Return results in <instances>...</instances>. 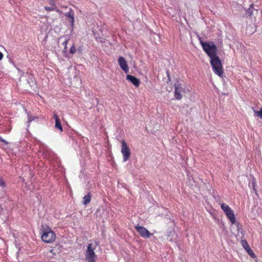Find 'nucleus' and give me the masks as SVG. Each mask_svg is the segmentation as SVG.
<instances>
[{
    "mask_svg": "<svg viewBox=\"0 0 262 262\" xmlns=\"http://www.w3.org/2000/svg\"><path fill=\"white\" fill-rule=\"evenodd\" d=\"M174 97L177 100H181L182 98V93H185L187 89L184 85L181 83L179 81L174 84Z\"/></svg>",
    "mask_w": 262,
    "mask_h": 262,
    "instance_id": "20e7f679",
    "label": "nucleus"
},
{
    "mask_svg": "<svg viewBox=\"0 0 262 262\" xmlns=\"http://www.w3.org/2000/svg\"><path fill=\"white\" fill-rule=\"evenodd\" d=\"M42 241L46 243H52L56 239L55 233L47 224H42L40 230Z\"/></svg>",
    "mask_w": 262,
    "mask_h": 262,
    "instance_id": "f03ea898",
    "label": "nucleus"
},
{
    "mask_svg": "<svg viewBox=\"0 0 262 262\" xmlns=\"http://www.w3.org/2000/svg\"><path fill=\"white\" fill-rule=\"evenodd\" d=\"M121 152L123 156V160L124 162L127 161L130 156V150L124 140L121 141Z\"/></svg>",
    "mask_w": 262,
    "mask_h": 262,
    "instance_id": "39448f33",
    "label": "nucleus"
},
{
    "mask_svg": "<svg viewBox=\"0 0 262 262\" xmlns=\"http://www.w3.org/2000/svg\"><path fill=\"white\" fill-rule=\"evenodd\" d=\"M225 214L230 221L232 224H235L236 219L234 215V213L232 209L229 210V212H226Z\"/></svg>",
    "mask_w": 262,
    "mask_h": 262,
    "instance_id": "9d476101",
    "label": "nucleus"
},
{
    "mask_svg": "<svg viewBox=\"0 0 262 262\" xmlns=\"http://www.w3.org/2000/svg\"><path fill=\"white\" fill-rule=\"evenodd\" d=\"M50 253H52L53 255H56V252L55 251V249H52L50 250Z\"/></svg>",
    "mask_w": 262,
    "mask_h": 262,
    "instance_id": "aec40b11",
    "label": "nucleus"
},
{
    "mask_svg": "<svg viewBox=\"0 0 262 262\" xmlns=\"http://www.w3.org/2000/svg\"><path fill=\"white\" fill-rule=\"evenodd\" d=\"M6 186V183L2 178L0 177V187L3 188Z\"/></svg>",
    "mask_w": 262,
    "mask_h": 262,
    "instance_id": "f3484780",
    "label": "nucleus"
},
{
    "mask_svg": "<svg viewBox=\"0 0 262 262\" xmlns=\"http://www.w3.org/2000/svg\"><path fill=\"white\" fill-rule=\"evenodd\" d=\"M200 44L203 51L210 58V64L215 74L222 77L224 73V70L222 62L217 55V49L216 46L212 41L204 42L200 39Z\"/></svg>",
    "mask_w": 262,
    "mask_h": 262,
    "instance_id": "f257e3e1",
    "label": "nucleus"
},
{
    "mask_svg": "<svg viewBox=\"0 0 262 262\" xmlns=\"http://www.w3.org/2000/svg\"><path fill=\"white\" fill-rule=\"evenodd\" d=\"M58 248L59 249V250H60V246H59Z\"/></svg>",
    "mask_w": 262,
    "mask_h": 262,
    "instance_id": "b1692460",
    "label": "nucleus"
},
{
    "mask_svg": "<svg viewBox=\"0 0 262 262\" xmlns=\"http://www.w3.org/2000/svg\"><path fill=\"white\" fill-rule=\"evenodd\" d=\"M56 7L54 4H53L51 7L46 6L45 9L49 11L54 10L56 9Z\"/></svg>",
    "mask_w": 262,
    "mask_h": 262,
    "instance_id": "2eb2a0df",
    "label": "nucleus"
},
{
    "mask_svg": "<svg viewBox=\"0 0 262 262\" xmlns=\"http://www.w3.org/2000/svg\"><path fill=\"white\" fill-rule=\"evenodd\" d=\"M252 187H253V190H254V191L255 192V193L256 194H257V190H256V189L255 188V185H256V180H255V179L254 178L252 181Z\"/></svg>",
    "mask_w": 262,
    "mask_h": 262,
    "instance_id": "dca6fc26",
    "label": "nucleus"
},
{
    "mask_svg": "<svg viewBox=\"0 0 262 262\" xmlns=\"http://www.w3.org/2000/svg\"><path fill=\"white\" fill-rule=\"evenodd\" d=\"M221 208L224 211L225 213H226L227 212H229V210H230L231 209L230 207L227 204L225 203H222L221 205Z\"/></svg>",
    "mask_w": 262,
    "mask_h": 262,
    "instance_id": "ddd939ff",
    "label": "nucleus"
},
{
    "mask_svg": "<svg viewBox=\"0 0 262 262\" xmlns=\"http://www.w3.org/2000/svg\"><path fill=\"white\" fill-rule=\"evenodd\" d=\"M254 113L255 115L259 117L260 119H262V107L260 108L259 111H255L254 110Z\"/></svg>",
    "mask_w": 262,
    "mask_h": 262,
    "instance_id": "4468645a",
    "label": "nucleus"
},
{
    "mask_svg": "<svg viewBox=\"0 0 262 262\" xmlns=\"http://www.w3.org/2000/svg\"><path fill=\"white\" fill-rule=\"evenodd\" d=\"M76 49L75 45L73 44L70 49V53L74 54L76 53Z\"/></svg>",
    "mask_w": 262,
    "mask_h": 262,
    "instance_id": "a211bd4d",
    "label": "nucleus"
},
{
    "mask_svg": "<svg viewBox=\"0 0 262 262\" xmlns=\"http://www.w3.org/2000/svg\"><path fill=\"white\" fill-rule=\"evenodd\" d=\"M96 249V245L93 243L88 245L85 252V260L88 262H95L97 259V256L94 252Z\"/></svg>",
    "mask_w": 262,
    "mask_h": 262,
    "instance_id": "7ed1b4c3",
    "label": "nucleus"
},
{
    "mask_svg": "<svg viewBox=\"0 0 262 262\" xmlns=\"http://www.w3.org/2000/svg\"><path fill=\"white\" fill-rule=\"evenodd\" d=\"M135 228L140 235L144 238H148L151 235L150 232L143 226L137 225L135 226Z\"/></svg>",
    "mask_w": 262,
    "mask_h": 262,
    "instance_id": "423d86ee",
    "label": "nucleus"
},
{
    "mask_svg": "<svg viewBox=\"0 0 262 262\" xmlns=\"http://www.w3.org/2000/svg\"><path fill=\"white\" fill-rule=\"evenodd\" d=\"M72 21H73V20H74V17H72Z\"/></svg>",
    "mask_w": 262,
    "mask_h": 262,
    "instance_id": "5701e85b",
    "label": "nucleus"
},
{
    "mask_svg": "<svg viewBox=\"0 0 262 262\" xmlns=\"http://www.w3.org/2000/svg\"><path fill=\"white\" fill-rule=\"evenodd\" d=\"M91 199H92V195H91V193H89L88 194L84 195L83 197V204L84 205H86L89 204L91 201Z\"/></svg>",
    "mask_w": 262,
    "mask_h": 262,
    "instance_id": "f8f14e48",
    "label": "nucleus"
},
{
    "mask_svg": "<svg viewBox=\"0 0 262 262\" xmlns=\"http://www.w3.org/2000/svg\"><path fill=\"white\" fill-rule=\"evenodd\" d=\"M241 244L243 247L245 249L248 254L252 258L255 257V255L252 250L250 248L246 240L242 239Z\"/></svg>",
    "mask_w": 262,
    "mask_h": 262,
    "instance_id": "6e6552de",
    "label": "nucleus"
},
{
    "mask_svg": "<svg viewBox=\"0 0 262 262\" xmlns=\"http://www.w3.org/2000/svg\"><path fill=\"white\" fill-rule=\"evenodd\" d=\"M54 118L55 119V128L58 129L60 132H62L63 129L61 125V124L60 122V120L59 118V117L56 114H54Z\"/></svg>",
    "mask_w": 262,
    "mask_h": 262,
    "instance_id": "9b49d317",
    "label": "nucleus"
},
{
    "mask_svg": "<svg viewBox=\"0 0 262 262\" xmlns=\"http://www.w3.org/2000/svg\"><path fill=\"white\" fill-rule=\"evenodd\" d=\"M0 141L4 143L5 144H8V143L4 139H3L1 137H0Z\"/></svg>",
    "mask_w": 262,
    "mask_h": 262,
    "instance_id": "412c9836",
    "label": "nucleus"
},
{
    "mask_svg": "<svg viewBox=\"0 0 262 262\" xmlns=\"http://www.w3.org/2000/svg\"><path fill=\"white\" fill-rule=\"evenodd\" d=\"M126 79L129 81L131 83H132L136 87H139L140 84V80L139 79L136 78V77L127 75L126 76Z\"/></svg>",
    "mask_w": 262,
    "mask_h": 262,
    "instance_id": "1a4fd4ad",
    "label": "nucleus"
},
{
    "mask_svg": "<svg viewBox=\"0 0 262 262\" xmlns=\"http://www.w3.org/2000/svg\"><path fill=\"white\" fill-rule=\"evenodd\" d=\"M3 53L0 51V60L3 59Z\"/></svg>",
    "mask_w": 262,
    "mask_h": 262,
    "instance_id": "4be33fe9",
    "label": "nucleus"
},
{
    "mask_svg": "<svg viewBox=\"0 0 262 262\" xmlns=\"http://www.w3.org/2000/svg\"><path fill=\"white\" fill-rule=\"evenodd\" d=\"M68 41H69V39H66L64 42L62 43V45L63 46H64V50L65 51H67V45H68Z\"/></svg>",
    "mask_w": 262,
    "mask_h": 262,
    "instance_id": "6ab92c4d",
    "label": "nucleus"
},
{
    "mask_svg": "<svg viewBox=\"0 0 262 262\" xmlns=\"http://www.w3.org/2000/svg\"><path fill=\"white\" fill-rule=\"evenodd\" d=\"M118 63L120 68L125 73H128L129 72V69L127 62L124 57L122 56L119 57L118 59Z\"/></svg>",
    "mask_w": 262,
    "mask_h": 262,
    "instance_id": "0eeeda50",
    "label": "nucleus"
}]
</instances>
